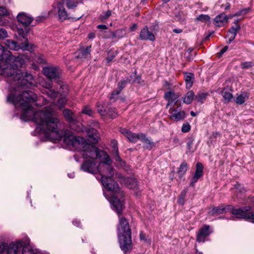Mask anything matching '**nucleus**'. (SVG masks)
<instances>
[{
  "label": "nucleus",
  "instance_id": "nucleus-1",
  "mask_svg": "<svg viewBox=\"0 0 254 254\" xmlns=\"http://www.w3.org/2000/svg\"><path fill=\"white\" fill-rule=\"evenodd\" d=\"M36 131L44 134L46 138L56 142L63 138L64 142L72 146L75 150L81 151L84 161L81 169L91 174L99 172L101 176V182L105 188L114 192L109 200L112 207L119 216V223L117 228L118 234H131L127 220L120 216L124 207V201L119 198L121 194L118 184L112 179L114 170L111 167L112 161L108 154L104 151L87 142L83 137L74 136L68 130L59 131L58 127H36Z\"/></svg>",
  "mask_w": 254,
  "mask_h": 254
},
{
  "label": "nucleus",
  "instance_id": "nucleus-2",
  "mask_svg": "<svg viewBox=\"0 0 254 254\" xmlns=\"http://www.w3.org/2000/svg\"><path fill=\"white\" fill-rule=\"evenodd\" d=\"M27 60L26 55L19 54L14 56L0 45V74L11 77L14 81H17L21 89L33 84L32 76L27 72H21L19 69L25 65Z\"/></svg>",
  "mask_w": 254,
  "mask_h": 254
},
{
  "label": "nucleus",
  "instance_id": "nucleus-3",
  "mask_svg": "<svg viewBox=\"0 0 254 254\" xmlns=\"http://www.w3.org/2000/svg\"><path fill=\"white\" fill-rule=\"evenodd\" d=\"M30 240L25 238L7 244L6 254H23L24 251L31 249L29 247Z\"/></svg>",
  "mask_w": 254,
  "mask_h": 254
},
{
  "label": "nucleus",
  "instance_id": "nucleus-4",
  "mask_svg": "<svg viewBox=\"0 0 254 254\" xmlns=\"http://www.w3.org/2000/svg\"><path fill=\"white\" fill-rule=\"evenodd\" d=\"M17 20L25 27L24 29L17 27V33L19 36L25 39L27 34L30 31V28L28 27L33 20V18L29 15L22 12L18 14Z\"/></svg>",
  "mask_w": 254,
  "mask_h": 254
},
{
  "label": "nucleus",
  "instance_id": "nucleus-5",
  "mask_svg": "<svg viewBox=\"0 0 254 254\" xmlns=\"http://www.w3.org/2000/svg\"><path fill=\"white\" fill-rule=\"evenodd\" d=\"M120 248L125 253L130 251L132 247L131 234H118Z\"/></svg>",
  "mask_w": 254,
  "mask_h": 254
},
{
  "label": "nucleus",
  "instance_id": "nucleus-6",
  "mask_svg": "<svg viewBox=\"0 0 254 254\" xmlns=\"http://www.w3.org/2000/svg\"><path fill=\"white\" fill-rule=\"evenodd\" d=\"M230 212L231 213L234 215V217L237 218L238 217V209H234L232 205L224 206L221 205L218 207H214L209 212L210 215L215 216L220 214Z\"/></svg>",
  "mask_w": 254,
  "mask_h": 254
},
{
  "label": "nucleus",
  "instance_id": "nucleus-7",
  "mask_svg": "<svg viewBox=\"0 0 254 254\" xmlns=\"http://www.w3.org/2000/svg\"><path fill=\"white\" fill-rule=\"evenodd\" d=\"M24 39V42L22 43L18 44L17 42L11 40H7L5 42V46L10 50L18 51L19 49H22L24 51L30 50L32 46L28 42L26 37Z\"/></svg>",
  "mask_w": 254,
  "mask_h": 254
},
{
  "label": "nucleus",
  "instance_id": "nucleus-8",
  "mask_svg": "<svg viewBox=\"0 0 254 254\" xmlns=\"http://www.w3.org/2000/svg\"><path fill=\"white\" fill-rule=\"evenodd\" d=\"M54 9L57 12L59 18L64 21L69 18V15L64 6V2L59 1L53 3Z\"/></svg>",
  "mask_w": 254,
  "mask_h": 254
},
{
  "label": "nucleus",
  "instance_id": "nucleus-9",
  "mask_svg": "<svg viewBox=\"0 0 254 254\" xmlns=\"http://www.w3.org/2000/svg\"><path fill=\"white\" fill-rule=\"evenodd\" d=\"M43 72L46 76L50 79H57L60 77L61 70L58 67L49 66L43 68Z\"/></svg>",
  "mask_w": 254,
  "mask_h": 254
},
{
  "label": "nucleus",
  "instance_id": "nucleus-10",
  "mask_svg": "<svg viewBox=\"0 0 254 254\" xmlns=\"http://www.w3.org/2000/svg\"><path fill=\"white\" fill-rule=\"evenodd\" d=\"M169 113L170 119L175 122L183 120L186 117L184 111L175 109L173 107H171L169 108Z\"/></svg>",
  "mask_w": 254,
  "mask_h": 254
},
{
  "label": "nucleus",
  "instance_id": "nucleus-11",
  "mask_svg": "<svg viewBox=\"0 0 254 254\" xmlns=\"http://www.w3.org/2000/svg\"><path fill=\"white\" fill-rule=\"evenodd\" d=\"M180 97V95L178 93H175L173 91H169L166 92L164 95V98L168 101V103L166 105V108H170V106L177 103L178 101V98Z\"/></svg>",
  "mask_w": 254,
  "mask_h": 254
},
{
  "label": "nucleus",
  "instance_id": "nucleus-12",
  "mask_svg": "<svg viewBox=\"0 0 254 254\" xmlns=\"http://www.w3.org/2000/svg\"><path fill=\"white\" fill-rule=\"evenodd\" d=\"M239 219H244L254 222V213L250 211V207L239 208Z\"/></svg>",
  "mask_w": 254,
  "mask_h": 254
},
{
  "label": "nucleus",
  "instance_id": "nucleus-13",
  "mask_svg": "<svg viewBox=\"0 0 254 254\" xmlns=\"http://www.w3.org/2000/svg\"><path fill=\"white\" fill-rule=\"evenodd\" d=\"M121 132L124 134L129 141L132 142H136L137 140H140L142 133H135L131 132L128 129L123 128L120 129Z\"/></svg>",
  "mask_w": 254,
  "mask_h": 254
},
{
  "label": "nucleus",
  "instance_id": "nucleus-14",
  "mask_svg": "<svg viewBox=\"0 0 254 254\" xmlns=\"http://www.w3.org/2000/svg\"><path fill=\"white\" fill-rule=\"evenodd\" d=\"M211 231L210 227L208 225H205L201 228L197 233L196 241L199 243L204 242L205 238L208 237Z\"/></svg>",
  "mask_w": 254,
  "mask_h": 254
},
{
  "label": "nucleus",
  "instance_id": "nucleus-15",
  "mask_svg": "<svg viewBox=\"0 0 254 254\" xmlns=\"http://www.w3.org/2000/svg\"><path fill=\"white\" fill-rule=\"evenodd\" d=\"M139 38L142 40H148L154 41L155 37L154 34L150 32L147 26L144 27L141 30Z\"/></svg>",
  "mask_w": 254,
  "mask_h": 254
},
{
  "label": "nucleus",
  "instance_id": "nucleus-16",
  "mask_svg": "<svg viewBox=\"0 0 254 254\" xmlns=\"http://www.w3.org/2000/svg\"><path fill=\"white\" fill-rule=\"evenodd\" d=\"M96 109L98 113L101 116H106L108 113V103L105 101H99L96 104Z\"/></svg>",
  "mask_w": 254,
  "mask_h": 254
},
{
  "label": "nucleus",
  "instance_id": "nucleus-17",
  "mask_svg": "<svg viewBox=\"0 0 254 254\" xmlns=\"http://www.w3.org/2000/svg\"><path fill=\"white\" fill-rule=\"evenodd\" d=\"M203 166L200 163H197L196 165V170L195 171L194 175L192 177L190 184L193 185L196 182H197L198 179L203 175Z\"/></svg>",
  "mask_w": 254,
  "mask_h": 254
},
{
  "label": "nucleus",
  "instance_id": "nucleus-18",
  "mask_svg": "<svg viewBox=\"0 0 254 254\" xmlns=\"http://www.w3.org/2000/svg\"><path fill=\"white\" fill-rule=\"evenodd\" d=\"M52 82L49 80L44 84V87L46 89L45 93L51 98L55 99L58 96V93L52 89Z\"/></svg>",
  "mask_w": 254,
  "mask_h": 254
},
{
  "label": "nucleus",
  "instance_id": "nucleus-19",
  "mask_svg": "<svg viewBox=\"0 0 254 254\" xmlns=\"http://www.w3.org/2000/svg\"><path fill=\"white\" fill-rule=\"evenodd\" d=\"M87 134L89 137V141L92 144H96L98 142L99 139V132L94 128H89L87 131Z\"/></svg>",
  "mask_w": 254,
  "mask_h": 254
},
{
  "label": "nucleus",
  "instance_id": "nucleus-20",
  "mask_svg": "<svg viewBox=\"0 0 254 254\" xmlns=\"http://www.w3.org/2000/svg\"><path fill=\"white\" fill-rule=\"evenodd\" d=\"M228 20V17L225 13H221L216 16L214 19V24L218 27L222 26L224 25Z\"/></svg>",
  "mask_w": 254,
  "mask_h": 254
},
{
  "label": "nucleus",
  "instance_id": "nucleus-21",
  "mask_svg": "<svg viewBox=\"0 0 254 254\" xmlns=\"http://www.w3.org/2000/svg\"><path fill=\"white\" fill-rule=\"evenodd\" d=\"M121 182L124 184L127 188L130 189H135L137 186V183L134 178H122Z\"/></svg>",
  "mask_w": 254,
  "mask_h": 254
},
{
  "label": "nucleus",
  "instance_id": "nucleus-22",
  "mask_svg": "<svg viewBox=\"0 0 254 254\" xmlns=\"http://www.w3.org/2000/svg\"><path fill=\"white\" fill-rule=\"evenodd\" d=\"M238 29V25L236 24L235 27H232L229 30L226 37L227 43H231L235 39Z\"/></svg>",
  "mask_w": 254,
  "mask_h": 254
},
{
  "label": "nucleus",
  "instance_id": "nucleus-23",
  "mask_svg": "<svg viewBox=\"0 0 254 254\" xmlns=\"http://www.w3.org/2000/svg\"><path fill=\"white\" fill-rule=\"evenodd\" d=\"M140 140L145 144V147L147 149H151L154 145V142L143 133L141 135Z\"/></svg>",
  "mask_w": 254,
  "mask_h": 254
},
{
  "label": "nucleus",
  "instance_id": "nucleus-24",
  "mask_svg": "<svg viewBox=\"0 0 254 254\" xmlns=\"http://www.w3.org/2000/svg\"><path fill=\"white\" fill-rule=\"evenodd\" d=\"M64 3H65L66 7L68 9L75 8L79 3L82 2V0H64Z\"/></svg>",
  "mask_w": 254,
  "mask_h": 254
},
{
  "label": "nucleus",
  "instance_id": "nucleus-25",
  "mask_svg": "<svg viewBox=\"0 0 254 254\" xmlns=\"http://www.w3.org/2000/svg\"><path fill=\"white\" fill-rule=\"evenodd\" d=\"M91 46H88L85 49H81L79 51L78 54V58L81 59H87L90 56Z\"/></svg>",
  "mask_w": 254,
  "mask_h": 254
},
{
  "label": "nucleus",
  "instance_id": "nucleus-26",
  "mask_svg": "<svg viewBox=\"0 0 254 254\" xmlns=\"http://www.w3.org/2000/svg\"><path fill=\"white\" fill-rule=\"evenodd\" d=\"M194 75L193 74L189 73L185 75V80L186 84V87L190 88L193 84Z\"/></svg>",
  "mask_w": 254,
  "mask_h": 254
},
{
  "label": "nucleus",
  "instance_id": "nucleus-27",
  "mask_svg": "<svg viewBox=\"0 0 254 254\" xmlns=\"http://www.w3.org/2000/svg\"><path fill=\"white\" fill-rule=\"evenodd\" d=\"M194 98V94L192 91L188 92L183 98V102L187 104H190Z\"/></svg>",
  "mask_w": 254,
  "mask_h": 254
},
{
  "label": "nucleus",
  "instance_id": "nucleus-28",
  "mask_svg": "<svg viewBox=\"0 0 254 254\" xmlns=\"http://www.w3.org/2000/svg\"><path fill=\"white\" fill-rule=\"evenodd\" d=\"M127 32L125 29H120L113 32L111 36L113 38H121L126 36Z\"/></svg>",
  "mask_w": 254,
  "mask_h": 254
},
{
  "label": "nucleus",
  "instance_id": "nucleus-29",
  "mask_svg": "<svg viewBox=\"0 0 254 254\" xmlns=\"http://www.w3.org/2000/svg\"><path fill=\"white\" fill-rule=\"evenodd\" d=\"M188 170V165L185 162H183L178 170V173L179 174L180 177H182L186 173Z\"/></svg>",
  "mask_w": 254,
  "mask_h": 254
},
{
  "label": "nucleus",
  "instance_id": "nucleus-30",
  "mask_svg": "<svg viewBox=\"0 0 254 254\" xmlns=\"http://www.w3.org/2000/svg\"><path fill=\"white\" fill-rule=\"evenodd\" d=\"M59 85H60V88L58 91L57 92L58 93V95L60 94L62 95H64L67 94L68 92L67 86L64 84L63 83H60Z\"/></svg>",
  "mask_w": 254,
  "mask_h": 254
},
{
  "label": "nucleus",
  "instance_id": "nucleus-31",
  "mask_svg": "<svg viewBox=\"0 0 254 254\" xmlns=\"http://www.w3.org/2000/svg\"><path fill=\"white\" fill-rule=\"evenodd\" d=\"M63 114L66 119L69 122L73 121V114L72 112L68 109H65L63 111Z\"/></svg>",
  "mask_w": 254,
  "mask_h": 254
},
{
  "label": "nucleus",
  "instance_id": "nucleus-32",
  "mask_svg": "<svg viewBox=\"0 0 254 254\" xmlns=\"http://www.w3.org/2000/svg\"><path fill=\"white\" fill-rule=\"evenodd\" d=\"M107 111L108 113L106 116H104L105 117H109L111 119H115L118 116V114L116 111L115 108H110L108 109Z\"/></svg>",
  "mask_w": 254,
  "mask_h": 254
},
{
  "label": "nucleus",
  "instance_id": "nucleus-33",
  "mask_svg": "<svg viewBox=\"0 0 254 254\" xmlns=\"http://www.w3.org/2000/svg\"><path fill=\"white\" fill-rule=\"evenodd\" d=\"M81 113L92 117L94 114V112L90 107L86 106L84 107L81 111Z\"/></svg>",
  "mask_w": 254,
  "mask_h": 254
},
{
  "label": "nucleus",
  "instance_id": "nucleus-34",
  "mask_svg": "<svg viewBox=\"0 0 254 254\" xmlns=\"http://www.w3.org/2000/svg\"><path fill=\"white\" fill-rule=\"evenodd\" d=\"M207 94L206 93H200L197 94L195 97V99L199 102L203 103V101L205 99Z\"/></svg>",
  "mask_w": 254,
  "mask_h": 254
},
{
  "label": "nucleus",
  "instance_id": "nucleus-35",
  "mask_svg": "<svg viewBox=\"0 0 254 254\" xmlns=\"http://www.w3.org/2000/svg\"><path fill=\"white\" fill-rule=\"evenodd\" d=\"M248 97L249 94L247 92H242L239 95V104L244 103Z\"/></svg>",
  "mask_w": 254,
  "mask_h": 254
},
{
  "label": "nucleus",
  "instance_id": "nucleus-36",
  "mask_svg": "<svg viewBox=\"0 0 254 254\" xmlns=\"http://www.w3.org/2000/svg\"><path fill=\"white\" fill-rule=\"evenodd\" d=\"M9 12L4 6H0V20L5 16H9Z\"/></svg>",
  "mask_w": 254,
  "mask_h": 254
},
{
  "label": "nucleus",
  "instance_id": "nucleus-37",
  "mask_svg": "<svg viewBox=\"0 0 254 254\" xmlns=\"http://www.w3.org/2000/svg\"><path fill=\"white\" fill-rule=\"evenodd\" d=\"M114 149L115 151H116V155L115 156V159L116 161H118L120 163V164L121 165H123V164L124 163V162H123L122 159L119 155V152L118 150V148L117 147L116 144H114Z\"/></svg>",
  "mask_w": 254,
  "mask_h": 254
},
{
  "label": "nucleus",
  "instance_id": "nucleus-38",
  "mask_svg": "<svg viewBox=\"0 0 254 254\" xmlns=\"http://www.w3.org/2000/svg\"><path fill=\"white\" fill-rule=\"evenodd\" d=\"M196 20L203 22H207L209 21L210 17L205 14H200L196 18Z\"/></svg>",
  "mask_w": 254,
  "mask_h": 254
},
{
  "label": "nucleus",
  "instance_id": "nucleus-39",
  "mask_svg": "<svg viewBox=\"0 0 254 254\" xmlns=\"http://www.w3.org/2000/svg\"><path fill=\"white\" fill-rule=\"evenodd\" d=\"M7 243L5 242L0 243V254H6Z\"/></svg>",
  "mask_w": 254,
  "mask_h": 254
},
{
  "label": "nucleus",
  "instance_id": "nucleus-40",
  "mask_svg": "<svg viewBox=\"0 0 254 254\" xmlns=\"http://www.w3.org/2000/svg\"><path fill=\"white\" fill-rule=\"evenodd\" d=\"M66 101L67 100L64 97H62L59 99L57 102V106L60 109H62L65 106Z\"/></svg>",
  "mask_w": 254,
  "mask_h": 254
},
{
  "label": "nucleus",
  "instance_id": "nucleus-41",
  "mask_svg": "<svg viewBox=\"0 0 254 254\" xmlns=\"http://www.w3.org/2000/svg\"><path fill=\"white\" fill-rule=\"evenodd\" d=\"M112 11L111 10H108L105 12L103 13L102 14H101L100 16V19L101 21H104L108 19L111 15Z\"/></svg>",
  "mask_w": 254,
  "mask_h": 254
},
{
  "label": "nucleus",
  "instance_id": "nucleus-42",
  "mask_svg": "<svg viewBox=\"0 0 254 254\" xmlns=\"http://www.w3.org/2000/svg\"><path fill=\"white\" fill-rule=\"evenodd\" d=\"M119 90L114 91L110 97V99L111 101H115L118 98V95L120 93Z\"/></svg>",
  "mask_w": 254,
  "mask_h": 254
},
{
  "label": "nucleus",
  "instance_id": "nucleus-43",
  "mask_svg": "<svg viewBox=\"0 0 254 254\" xmlns=\"http://www.w3.org/2000/svg\"><path fill=\"white\" fill-rule=\"evenodd\" d=\"M253 65L252 63L251 62H246L241 64V67L243 69H248L251 68Z\"/></svg>",
  "mask_w": 254,
  "mask_h": 254
},
{
  "label": "nucleus",
  "instance_id": "nucleus-44",
  "mask_svg": "<svg viewBox=\"0 0 254 254\" xmlns=\"http://www.w3.org/2000/svg\"><path fill=\"white\" fill-rule=\"evenodd\" d=\"M8 36L7 31L4 28H0V39H4Z\"/></svg>",
  "mask_w": 254,
  "mask_h": 254
},
{
  "label": "nucleus",
  "instance_id": "nucleus-45",
  "mask_svg": "<svg viewBox=\"0 0 254 254\" xmlns=\"http://www.w3.org/2000/svg\"><path fill=\"white\" fill-rule=\"evenodd\" d=\"M190 129V126L189 124H184L182 127V131L183 132H188Z\"/></svg>",
  "mask_w": 254,
  "mask_h": 254
},
{
  "label": "nucleus",
  "instance_id": "nucleus-46",
  "mask_svg": "<svg viewBox=\"0 0 254 254\" xmlns=\"http://www.w3.org/2000/svg\"><path fill=\"white\" fill-rule=\"evenodd\" d=\"M222 96L224 99L227 101H229L232 98L231 94L228 92H223Z\"/></svg>",
  "mask_w": 254,
  "mask_h": 254
},
{
  "label": "nucleus",
  "instance_id": "nucleus-47",
  "mask_svg": "<svg viewBox=\"0 0 254 254\" xmlns=\"http://www.w3.org/2000/svg\"><path fill=\"white\" fill-rule=\"evenodd\" d=\"M35 61L39 64L44 63L45 60L43 58V56L41 55H38L36 56L35 58Z\"/></svg>",
  "mask_w": 254,
  "mask_h": 254
},
{
  "label": "nucleus",
  "instance_id": "nucleus-48",
  "mask_svg": "<svg viewBox=\"0 0 254 254\" xmlns=\"http://www.w3.org/2000/svg\"><path fill=\"white\" fill-rule=\"evenodd\" d=\"M127 80H122L118 84V88H119V91H120L122 89L126 87L127 85Z\"/></svg>",
  "mask_w": 254,
  "mask_h": 254
},
{
  "label": "nucleus",
  "instance_id": "nucleus-49",
  "mask_svg": "<svg viewBox=\"0 0 254 254\" xmlns=\"http://www.w3.org/2000/svg\"><path fill=\"white\" fill-rule=\"evenodd\" d=\"M23 254H49L37 253L34 250L28 249V251H24Z\"/></svg>",
  "mask_w": 254,
  "mask_h": 254
},
{
  "label": "nucleus",
  "instance_id": "nucleus-50",
  "mask_svg": "<svg viewBox=\"0 0 254 254\" xmlns=\"http://www.w3.org/2000/svg\"><path fill=\"white\" fill-rule=\"evenodd\" d=\"M89 125L90 126L97 127L99 126V123L95 120H91L89 122Z\"/></svg>",
  "mask_w": 254,
  "mask_h": 254
},
{
  "label": "nucleus",
  "instance_id": "nucleus-51",
  "mask_svg": "<svg viewBox=\"0 0 254 254\" xmlns=\"http://www.w3.org/2000/svg\"><path fill=\"white\" fill-rule=\"evenodd\" d=\"M249 11H250L249 8L241 9L240 10H239V15H244V14L247 13Z\"/></svg>",
  "mask_w": 254,
  "mask_h": 254
},
{
  "label": "nucleus",
  "instance_id": "nucleus-52",
  "mask_svg": "<svg viewBox=\"0 0 254 254\" xmlns=\"http://www.w3.org/2000/svg\"><path fill=\"white\" fill-rule=\"evenodd\" d=\"M228 49V46H225L219 53L218 56L219 57H221L225 52L227 51Z\"/></svg>",
  "mask_w": 254,
  "mask_h": 254
},
{
  "label": "nucleus",
  "instance_id": "nucleus-53",
  "mask_svg": "<svg viewBox=\"0 0 254 254\" xmlns=\"http://www.w3.org/2000/svg\"><path fill=\"white\" fill-rule=\"evenodd\" d=\"M114 56H112L111 57H107L105 59V61L106 63H110L112 60L114 59Z\"/></svg>",
  "mask_w": 254,
  "mask_h": 254
},
{
  "label": "nucleus",
  "instance_id": "nucleus-54",
  "mask_svg": "<svg viewBox=\"0 0 254 254\" xmlns=\"http://www.w3.org/2000/svg\"><path fill=\"white\" fill-rule=\"evenodd\" d=\"M97 28L102 30H106L107 29V26L104 24L99 25L97 26Z\"/></svg>",
  "mask_w": 254,
  "mask_h": 254
},
{
  "label": "nucleus",
  "instance_id": "nucleus-55",
  "mask_svg": "<svg viewBox=\"0 0 254 254\" xmlns=\"http://www.w3.org/2000/svg\"><path fill=\"white\" fill-rule=\"evenodd\" d=\"M72 128L77 132L83 131V127H75V128L73 127H72Z\"/></svg>",
  "mask_w": 254,
  "mask_h": 254
},
{
  "label": "nucleus",
  "instance_id": "nucleus-56",
  "mask_svg": "<svg viewBox=\"0 0 254 254\" xmlns=\"http://www.w3.org/2000/svg\"><path fill=\"white\" fill-rule=\"evenodd\" d=\"M137 27V26L136 24H133L130 28V30L131 31H135Z\"/></svg>",
  "mask_w": 254,
  "mask_h": 254
},
{
  "label": "nucleus",
  "instance_id": "nucleus-57",
  "mask_svg": "<svg viewBox=\"0 0 254 254\" xmlns=\"http://www.w3.org/2000/svg\"><path fill=\"white\" fill-rule=\"evenodd\" d=\"M173 32L176 33H181L183 32V30L181 29L175 28L173 30Z\"/></svg>",
  "mask_w": 254,
  "mask_h": 254
},
{
  "label": "nucleus",
  "instance_id": "nucleus-58",
  "mask_svg": "<svg viewBox=\"0 0 254 254\" xmlns=\"http://www.w3.org/2000/svg\"><path fill=\"white\" fill-rule=\"evenodd\" d=\"M140 239L141 240H145V235L142 232H141L139 235Z\"/></svg>",
  "mask_w": 254,
  "mask_h": 254
},
{
  "label": "nucleus",
  "instance_id": "nucleus-59",
  "mask_svg": "<svg viewBox=\"0 0 254 254\" xmlns=\"http://www.w3.org/2000/svg\"><path fill=\"white\" fill-rule=\"evenodd\" d=\"M95 35L94 33H90L88 35V37L89 39H93L95 38Z\"/></svg>",
  "mask_w": 254,
  "mask_h": 254
},
{
  "label": "nucleus",
  "instance_id": "nucleus-60",
  "mask_svg": "<svg viewBox=\"0 0 254 254\" xmlns=\"http://www.w3.org/2000/svg\"><path fill=\"white\" fill-rule=\"evenodd\" d=\"M73 223V224L77 227H78L79 226V224L80 223L79 221H78L77 220H74L72 222Z\"/></svg>",
  "mask_w": 254,
  "mask_h": 254
},
{
  "label": "nucleus",
  "instance_id": "nucleus-61",
  "mask_svg": "<svg viewBox=\"0 0 254 254\" xmlns=\"http://www.w3.org/2000/svg\"><path fill=\"white\" fill-rule=\"evenodd\" d=\"M186 193H187V190H184L183 191H182V192H181V197H182V199H184L185 196L186 195Z\"/></svg>",
  "mask_w": 254,
  "mask_h": 254
},
{
  "label": "nucleus",
  "instance_id": "nucleus-62",
  "mask_svg": "<svg viewBox=\"0 0 254 254\" xmlns=\"http://www.w3.org/2000/svg\"><path fill=\"white\" fill-rule=\"evenodd\" d=\"M179 202L180 203H183V199H182V197H180L179 199Z\"/></svg>",
  "mask_w": 254,
  "mask_h": 254
},
{
  "label": "nucleus",
  "instance_id": "nucleus-63",
  "mask_svg": "<svg viewBox=\"0 0 254 254\" xmlns=\"http://www.w3.org/2000/svg\"><path fill=\"white\" fill-rule=\"evenodd\" d=\"M190 113L191 116L192 117H195L196 116V114L193 111H191Z\"/></svg>",
  "mask_w": 254,
  "mask_h": 254
},
{
  "label": "nucleus",
  "instance_id": "nucleus-64",
  "mask_svg": "<svg viewBox=\"0 0 254 254\" xmlns=\"http://www.w3.org/2000/svg\"><path fill=\"white\" fill-rule=\"evenodd\" d=\"M213 135L215 136V137H216L217 135H219V133L218 132H215V133H213Z\"/></svg>",
  "mask_w": 254,
  "mask_h": 254
}]
</instances>
